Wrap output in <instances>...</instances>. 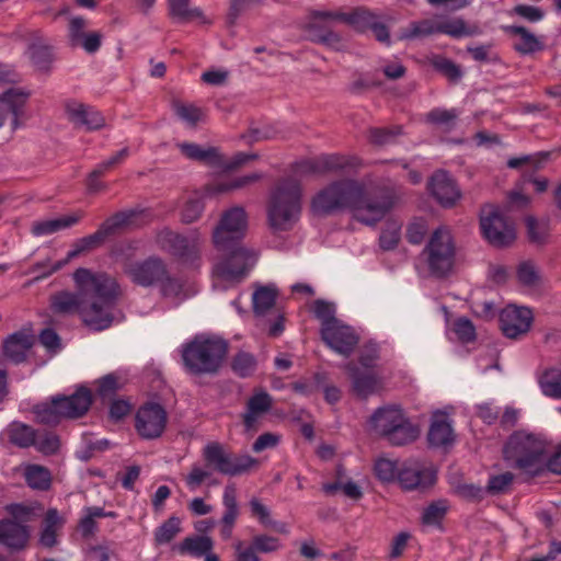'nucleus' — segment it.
<instances>
[{
	"label": "nucleus",
	"instance_id": "40",
	"mask_svg": "<svg viewBox=\"0 0 561 561\" xmlns=\"http://www.w3.org/2000/svg\"><path fill=\"white\" fill-rule=\"evenodd\" d=\"M78 221V216H66L62 218L41 220L33 224L32 232L37 237L48 236L64 228L70 227Z\"/></svg>",
	"mask_w": 561,
	"mask_h": 561
},
{
	"label": "nucleus",
	"instance_id": "47",
	"mask_svg": "<svg viewBox=\"0 0 561 561\" xmlns=\"http://www.w3.org/2000/svg\"><path fill=\"white\" fill-rule=\"evenodd\" d=\"M448 503L445 500H438L431 503L423 512V524L428 526H439L448 511Z\"/></svg>",
	"mask_w": 561,
	"mask_h": 561
},
{
	"label": "nucleus",
	"instance_id": "10",
	"mask_svg": "<svg viewBox=\"0 0 561 561\" xmlns=\"http://www.w3.org/2000/svg\"><path fill=\"white\" fill-rule=\"evenodd\" d=\"M430 272L443 277L448 275L454 267L456 244L451 230L440 226L431 234L423 251Z\"/></svg>",
	"mask_w": 561,
	"mask_h": 561
},
{
	"label": "nucleus",
	"instance_id": "48",
	"mask_svg": "<svg viewBox=\"0 0 561 561\" xmlns=\"http://www.w3.org/2000/svg\"><path fill=\"white\" fill-rule=\"evenodd\" d=\"M181 152L190 159L215 162L218 158V151L215 148L203 149L195 144H180Z\"/></svg>",
	"mask_w": 561,
	"mask_h": 561
},
{
	"label": "nucleus",
	"instance_id": "54",
	"mask_svg": "<svg viewBox=\"0 0 561 561\" xmlns=\"http://www.w3.org/2000/svg\"><path fill=\"white\" fill-rule=\"evenodd\" d=\"M438 33V22L422 20L411 23L410 27L401 35L402 38H415Z\"/></svg>",
	"mask_w": 561,
	"mask_h": 561
},
{
	"label": "nucleus",
	"instance_id": "45",
	"mask_svg": "<svg viewBox=\"0 0 561 561\" xmlns=\"http://www.w3.org/2000/svg\"><path fill=\"white\" fill-rule=\"evenodd\" d=\"M516 277L520 285L536 288L541 284V276L536 265L529 261L522 262L517 266Z\"/></svg>",
	"mask_w": 561,
	"mask_h": 561
},
{
	"label": "nucleus",
	"instance_id": "8",
	"mask_svg": "<svg viewBox=\"0 0 561 561\" xmlns=\"http://www.w3.org/2000/svg\"><path fill=\"white\" fill-rule=\"evenodd\" d=\"M370 427L393 445H404L419 436V430L397 407L378 409L370 417Z\"/></svg>",
	"mask_w": 561,
	"mask_h": 561
},
{
	"label": "nucleus",
	"instance_id": "20",
	"mask_svg": "<svg viewBox=\"0 0 561 561\" xmlns=\"http://www.w3.org/2000/svg\"><path fill=\"white\" fill-rule=\"evenodd\" d=\"M533 320V312L529 308L515 305L505 307L500 316L502 332L510 339H517L526 334Z\"/></svg>",
	"mask_w": 561,
	"mask_h": 561
},
{
	"label": "nucleus",
	"instance_id": "3",
	"mask_svg": "<svg viewBox=\"0 0 561 561\" xmlns=\"http://www.w3.org/2000/svg\"><path fill=\"white\" fill-rule=\"evenodd\" d=\"M148 217L149 214L145 210L130 209L121 211L103 222L95 233L77 240L64 260L54 263L50 261L38 263L34 265L33 272L41 271L38 278L49 276L61 270L71 260L99 247L115 230L128 226L144 225L147 222Z\"/></svg>",
	"mask_w": 561,
	"mask_h": 561
},
{
	"label": "nucleus",
	"instance_id": "14",
	"mask_svg": "<svg viewBox=\"0 0 561 561\" xmlns=\"http://www.w3.org/2000/svg\"><path fill=\"white\" fill-rule=\"evenodd\" d=\"M480 227L483 237L495 247H506L516 238L514 225L494 205H485L482 208Z\"/></svg>",
	"mask_w": 561,
	"mask_h": 561
},
{
	"label": "nucleus",
	"instance_id": "33",
	"mask_svg": "<svg viewBox=\"0 0 561 561\" xmlns=\"http://www.w3.org/2000/svg\"><path fill=\"white\" fill-rule=\"evenodd\" d=\"M346 369L352 377L353 390L357 396L367 397L381 388V380L375 374H359L352 365H347Z\"/></svg>",
	"mask_w": 561,
	"mask_h": 561
},
{
	"label": "nucleus",
	"instance_id": "58",
	"mask_svg": "<svg viewBox=\"0 0 561 561\" xmlns=\"http://www.w3.org/2000/svg\"><path fill=\"white\" fill-rule=\"evenodd\" d=\"M313 312L321 323V329L325 328L328 323L340 320L334 316L335 307L332 304L325 302L323 300H317L314 302Z\"/></svg>",
	"mask_w": 561,
	"mask_h": 561
},
{
	"label": "nucleus",
	"instance_id": "49",
	"mask_svg": "<svg viewBox=\"0 0 561 561\" xmlns=\"http://www.w3.org/2000/svg\"><path fill=\"white\" fill-rule=\"evenodd\" d=\"M438 33L454 38H460L471 34L466 22L460 18L445 19L438 22Z\"/></svg>",
	"mask_w": 561,
	"mask_h": 561
},
{
	"label": "nucleus",
	"instance_id": "34",
	"mask_svg": "<svg viewBox=\"0 0 561 561\" xmlns=\"http://www.w3.org/2000/svg\"><path fill=\"white\" fill-rule=\"evenodd\" d=\"M213 549V541L206 536H192L183 539L173 550L181 556L202 557Z\"/></svg>",
	"mask_w": 561,
	"mask_h": 561
},
{
	"label": "nucleus",
	"instance_id": "50",
	"mask_svg": "<svg viewBox=\"0 0 561 561\" xmlns=\"http://www.w3.org/2000/svg\"><path fill=\"white\" fill-rule=\"evenodd\" d=\"M125 383V378L118 373H112L98 381L96 392L102 398L112 397Z\"/></svg>",
	"mask_w": 561,
	"mask_h": 561
},
{
	"label": "nucleus",
	"instance_id": "37",
	"mask_svg": "<svg viewBox=\"0 0 561 561\" xmlns=\"http://www.w3.org/2000/svg\"><path fill=\"white\" fill-rule=\"evenodd\" d=\"M9 440L19 447H30L36 442V432L21 422L11 423L5 430Z\"/></svg>",
	"mask_w": 561,
	"mask_h": 561
},
{
	"label": "nucleus",
	"instance_id": "25",
	"mask_svg": "<svg viewBox=\"0 0 561 561\" xmlns=\"http://www.w3.org/2000/svg\"><path fill=\"white\" fill-rule=\"evenodd\" d=\"M512 39V46L519 55H533L546 48L545 37L538 36L529 28L519 25L503 26Z\"/></svg>",
	"mask_w": 561,
	"mask_h": 561
},
{
	"label": "nucleus",
	"instance_id": "35",
	"mask_svg": "<svg viewBox=\"0 0 561 561\" xmlns=\"http://www.w3.org/2000/svg\"><path fill=\"white\" fill-rule=\"evenodd\" d=\"M541 392L552 399L561 400V368H549L538 377Z\"/></svg>",
	"mask_w": 561,
	"mask_h": 561
},
{
	"label": "nucleus",
	"instance_id": "24",
	"mask_svg": "<svg viewBox=\"0 0 561 561\" xmlns=\"http://www.w3.org/2000/svg\"><path fill=\"white\" fill-rule=\"evenodd\" d=\"M99 31H87V21L76 16L69 21L68 41L71 47L82 48L88 54L96 53L102 44Z\"/></svg>",
	"mask_w": 561,
	"mask_h": 561
},
{
	"label": "nucleus",
	"instance_id": "56",
	"mask_svg": "<svg viewBox=\"0 0 561 561\" xmlns=\"http://www.w3.org/2000/svg\"><path fill=\"white\" fill-rule=\"evenodd\" d=\"M508 14L519 16L530 23L540 22L545 18L542 9L528 4H516L508 11Z\"/></svg>",
	"mask_w": 561,
	"mask_h": 561
},
{
	"label": "nucleus",
	"instance_id": "26",
	"mask_svg": "<svg viewBox=\"0 0 561 561\" xmlns=\"http://www.w3.org/2000/svg\"><path fill=\"white\" fill-rule=\"evenodd\" d=\"M432 195L444 207L454 206L461 197V192L451 176L445 171H437L428 183Z\"/></svg>",
	"mask_w": 561,
	"mask_h": 561
},
{
	"label": "nucleus",
	"instance_id": "12",
	"mask_svg": "<svg viewBox=\"0 0 561 561\" xmlns=\"http://www.w3.org/2000/svg\"><path fill=\"white\" fill-rule=\"evenodd\" d=\"M248 230V214L241 206H233L222 213L213 232V243L217 251L236 245Z\"/></svg>",
	"mask_w": 561,
	"mask_h": 561
},
{
	"label": "nucleus",
	"instance_id": "52",
	"mask_svg": "<svg viewBox=\"0 0 561 561\" xmlns=\"http://www.w3.org/2000/svg\"><path fill=\"white\" fill-rule=\"evenodd\" d=\"M323 490L328 494H334L337 491H342L346 497L352 500H359L363 496L360 485L351 480L324 484Z\"/></svg>",
	"mask_w": 561,
	"mask_h": 561
},
{
	"label": "nucleus",
	"instance_id": "64",
	"mask_svg": "<svg viewBox=\"0 0 561 561\" xmlns=\"http://www.w3.org/2000/svg\"><path fill=\"white\" fill-rule=\"evenodd\" d=\"M209 476V470L199 465H194L190 473L185 477L186 485L191 491H195Z\"/></svg>",
	"mask_w": 561,
	"mask_h": 561
},
{
	"label": "nucleus",
	"instance_id": "41",
	"mask_svg": "<svg viewBox=\"0 0 561 561\" xmlns=\"http://www.w3.org/2000/svg\"><path fill=\"white\" fill-rule=\"evenodd\" d=\"M182 531V519L178 516H170L154 530V541L157 545H167L171 542Z\"/></svg>",
	"mask_w": 561,
	"mask_h": 561
},
{
	"label": "nucleus",
	"instance_id": "32",
	"mask_svg": "<svg viewBox=\"0 0 561 561\" xmlns=\"http://www.w3.org/2000/svg\"><path fill=\"white\" fill-rule=\"evenodd\" d=\"M454 440V432L448 416L436 412L428 431V442L433 446H446Z\"/></svg>",
	"mask_w": 561,
	"mask_h": 561
},
{
	"label": "nucleus",
	"instance_id": "30",
	"mask_svg": "<svg viewBox=\"0 0 561 561\" xmlns=\"http://www.w3.org/2000/svg\"><path fill=\"white\" fill-rule=\"evenodd\" d=\"M272 408V398L265 391L255 392L247 403V411L243 414L245 430L255 427L259 419Z\"/></svg>",
	"mask_w": 561,
	"mask_h": 561
},
{
	"label": "nucleus",
	"instance_id": "60",
	"mask_svg": "<svg viewBox=\"0 0 561 561\" xmlns=\"http://www.w3.org/2000/svg\"><path fill=\"white\" fill-rule=\"evenodd\" d=\"M34 446L42 454L51 455L59 450L60 440L55 434H36Z\"/></svg>",
	"mask_w": 561,
	"mask_h": 561
},
{
	"label": "nucleus",
	"instance_id": "21",
	"mask_svg": "<svg viewBox=\"0 0 561 561\" xmlns=\"http://www.w3.org/2000/svg\"><path fill=\"white\" fill-rule=\"evenodd\" d=\"M356 159L340 154H323L313 160L302 161L295 167V175L322 174L354 168Z\"/></svg>",
	"mask_w": 561,
	"mask_h": 561
},
{
	"label": "nucleus",
	"instance_id": "1",
	"mask_svg": "<svg viewBox=\"0 0 561 561\" xmlns=\"http://www.w3.org/2000/svg\"><path fill=\"white\" fill-rule=\"evenodd\" d=\"M393 204L392 196L373 193L364 182L344 179L320 190L311 201V209L317 215L347 209L357 221L374 225Z\"/></svg>",
	"mask_w": 561,
	"mask_h": 561
},
{
	"label": "nucleus",
	"instance_id": "22",
	"mask_svg": "<svg viewBox=\"0 0 561 561\" xmlns=\"http://www.w3.org/2000/svg\"><path fill=\"white\" fill-rule=\"evenodd\" d=\"M375 19L376 15L374 13L363 8H357L350 12H317L312 18L310 26L314 27L320 23L342 21L358 32H365L374 24Z\"/></svg>",
	"mask_w": 561,
	"mask_h": 561
},
{
	"label": "nucleus",
	"instance_id": "13",
	"mask_svg": "<svg viewBox=\"0 0 561 561\" xmlns=\"http://www.w3.org/2000/svg\"><path fill=\"white\" fill-rule=\"evenodd\" d=\"M205 461L216 471L227 476H240L256 466L257 461L249 455H232L219 443H209L203 449Z\"/></svg>",
	"mask_w": 561,
	"mask_h": 561
},
{
	"label": "nucleus",
	"instance_id": "23",
	"mask_svg": "<svg viewBox=\"0 0 561 561\" xmlns=\"http://www.w3.org/2000/svg\"><path fill=\"white\" fill-rule=\"evenodd\" d=\"M436 481V471L417 461H404L398 477V483L404 490L423 489L433 485Z\"/></svg>",
	"mask_w": 561,
	"mask_h": 561
},
{
	"label": "nucleus",
	"instance_id": "63",
	"mask_svg": "<svg viewBox=\"0 0 561 561\" xmlns=\"http://www.w3.org/2000/svg\"><path fill=\"white\" fill-rule=\"evenodd\" d=\"M526 226L528 230L529 238L535 242H542L549 232V228L547 222L538 221L533 217H528L526 219Z\"/></svg>",
	"mask_w": 561,
	"mask_h": 561
},
{
	"label": "nucleus",
	"instance_id": "36",
	"mask_svg": "<svg viewBox=\"0 0 561 561\" xmlns=\"http://www.w3.org/2000/svg\"><path fill=\"white\" fill-rule=\"evenodd\" d=\"M277 290L274 286L257 287L252 295L253 311L256 316H265L275 305Z\"/></svg>",
	"mask_w": 561,
	"mask_h": 561
},
{
	"label": "nucleus",
	"instance_id": "62",
	"mask_svg": "<svg viewBox=\"0 0 561 561\" xmlns=\"http://www.w3.org/2000/svg\"><path fill=\"white\" fill-rule=\"evenodd\" d=\"M233 370L241 377L249 376L255 368V360L248 353L238 354L232 363Z\"/></svg>",
	"mask_w": 561,
	"mask_h": 561
},
{
	"label": "nucleus",
	"instance_id": "29",
	"mask_svg": "<svg viewBox=\"0 0 561 561\" xmlns=\"http://www.w3.org/2000/svg\"><path fill=\"white\" fill-rule=\"evenodd\" d=\"M169 14L176 23H197L202 25L211 23V19L201 8L191 5L190 0L169 4Z\"/></svg>",
	"mask_w": 561,
	"mask_h": 561
},
{
	"label": "nucleus",
	"instance_id": "61",
	"mask_svg": "<svg viewBox=\"0 0 561 561\" xmlns=\"http://www.w3.org/2000/svg\"><path fill=\"white\" fill-rule=\"evenodd\" d=\"M67 118L77 127H80L88 108L87 105L75 100H68L64 104Z\"/></svg>",
	"mask_w": 561,
	"mask_h": 561
},
{
	"label": "nucleus",
	"instance_id": "51",
	"mask_svg": "<svg viewBox=\"0 0 561 561\" xmlns=\"http://www.w3.org/2000/svg\"><path fill=\"white\" fill-rule=\"evenodd\" d=\"M158 285L165 297L182 300L191 295L184 289V284L180 279L171 277L168 272L165 278L160 280Z\"/></svg>",
	"mask_w": 561,
	"mask_h": 561
},
{
	"label": "nucleus",
	"instance_id": "15",
	"mask_svg": "<svg viewBox=\"0 0 561 561\" xmlns=\"http://www.w3.org/2000/svg\"><path fill=\"white\" fill-rule=\"evenodd\" d=\"M320 334L330 350L345 357L353 353L359 341L355 330L342 320L328 323L320 329Z\"/></svg>",
	"mask_w": 561,
	"mask_h": 561
},
{
	"label": "nucleus",
	"instance_id": "57",
	"mask_svg": "<svg viewBox=\"0 0 561 561\" xmlns=\"http://www.w3.org/2000/svg\"><path fill=\"white\" fill-rule=\"evenodd\" d=\"M401 236V226L398 222H389L380 234V247L391 250L397 247Z\"/></svg>",
	"mask_w": 561,
	"mask_h": 561
},
{
	"label": "nucleus",
	"instance_id": "16",
	"mask_svg": "<svg viewBox=\"0 0 561 561\" xmlns=\"http://www.w3.org/2000/svg\"><path fill=\"white\" fill-rule=\"evenodd\" d=\"M157 244L172 255L188 261L196 259L199 252V237L194 233L191 237H184L163 228L156 236Z\"/></svg>",
	"mask_w": 561,
	"mask_h": 561
},
{
	"label": "nucleus",
	"instance_id": "2",
	"mask_svg": "<svg viewBox=\"0 0 561 561\" xmlns=\"http://www.w3.org/2000/svg\"><path fill=\"white\" fill-rule=\"evenodd\" d=\"M75 289L87 307L83 322L94 329L104 330L112 324V310L122 295L117 280L103 271L79 267L71 275Z\"/></svg>",
	"mask_w": 561,
	"mask_h": 561
},
{
	"label": "nucleus",
	"instance_id": "9",
	"mask_svg": "<svg viewBox=\"0 0 561 561\" xmlns=\"http://www.w3.org/2000/svg\"><path fill=\"white\" fill-rule=\"evenodd\" d=\"M224 257L215 263L213 270L214 286H224L225 283L240 282L254 266L256 253L236 242V245L225 251H219Z\"/></svg>",
	"mask_w": 561,
	"mask_h": 561
},
{
	"label": "nucleus",
	"instance_id": "5",
	"mask_svg": "<svg viewBox=\"0 0 561 561\" xmlns=\"http://www.w3.org/2000/svg\"><path fill=\"white\" fill-rule=\"evenodd\" d=\"M227 353V343L217 336L199 335L182 351L186 369L192 374H213L221 366Z\"/></svg>",
	"mask_w": 561,
	"mask_h": 561
},
{
	"label": "nucleus",
	"instance_id": "6",
	"mask_svg": "<svg viewBox=\"0 0 561 561\" xmlns=\"http://www.w3.org/2000/svg\"><path fill=\"white\" fill-rule=\"evenodd\" d=\"M548 443L542 437L524 431L514 433L504 448V456L516 468L531 472L543 463Z\"/></svg>",
	"mask_w": 561,
	"mask_h": 561
},
{
	"label": "nucleus",
	"instance_id": "55",
	"mask_svg": "<svg viewBox=\"0 0 561 561\" xmlns=\"http://www.w3.org/2000/svg\"><path fill=\"white\" fill-rule=\"evenodd\" d=\"M458 116L456 110L435 108L427 114V121L434 125L449 129Z\"/></svg>",
	"mask_w": 561,
	"mask_h": 561
},
{
	"label": "nucleus",
	"instance_id": "39",
	"mask_svg": "<svg viewBox=\"0 0 561 561\" xmlns=\"http://www.w3.org/2000/svg\"><path fill=\"white\" fill-rule=\"evenodd\" d=\"M222 505L225 513L221 517V523L225 525H234L239 516L238 490L234 483H229L225 486L222 492Z\"/></svg>",
	"mask_w": 561,
	"mask_h": 561
},
{
	"label": "nucleus",
	"instance_id": "53",
	"mask_svg": "<svg viewBox=\"0 0 561 561\" xmlns=\"http://www.w3.org/2000/svg\"><path fill=\"white\" fill-rule=\"evenodd\" d=\"M401 463L390 459H379L375 465L376 474L382 481H398Z\"/></svg>",
	"mask_w": 561,
	"mask_h": 561
},
{
	"label": "nucleus",
	"instance_id": "18",
	"mask_svg": "<svg viewBox=\"0 0 561 561\" xmlns=\"http://www.w3.org/2000/svg\"><path fill=\"white\" fill-rule=\"evenodd\" d=\"M125 274L136 285L150 287L158 285L167 275V265L163 260L150 256L144 261L130 263L125 267Z\"/></svg>",
	"mask_w": 561,
	"mask_h": 561
},
{
	"label": "nucleus",
	"instance_id": "28",
	"mask_svg": "<svg viewBox=\"0 0 561 561\" xmlns=\"http://www.w3.org/2000/svg\"><path fill=\"white\" fill-rule=\"evenodd\" d=\"M87 305L83 302L81 296L68 289L60 290L50 297V308L56 313L61 314H79L83 321V309Z\"/></svg>",
	"mask_w": 561,
	"mask_h": 561
},
{
	"label": "nucleus",
	"instance_id": "4",
	"mask_svg": "<svg viewBox=\"0 0 561 561\" xmlns=\"http://www.w3.org/2000/svg\"><path fill=\"white\" fill-rule=\"evenodd\" d=\"M300 213V185L296 178L279 182L267 204V220L272 230L285 231L293 227Z\"/></svg>",
	"mask_w": 561,
	"mask_h": 561
},
{
	"label": "nucleus",
	"instance_id": "19",
	"mask_svg": "<svg viewBox=\"0 0 561 561\" xmlns=\"http://www.w3.org/2000/svg\"><path fill=\"white\" fill-rule=\"evenodd\" d=\"M31 96V91L22 88L7 90L0 95V127L9 119V135L19 127V118Z\"/></svg>",
	"mask_w": 561,
	"mask_h": 561
},
{
	"label": "nucleus",
	"instance_id": "17",
	"mask_svg": "<svg viewBox=\"0 0 561 561\" xmlns=\"http://www.w3.org/2000/svg\"><path fill=\"white\" fill-rule=\"evenodd\" d=\"M167 421L168 415L164 408L159 403L149 402L138 409L135 427L141 437L153 439L162 435Z\"/></svg>",
	"mask_w": 561,
	"mask_h": 561
},
{
	"label": "nucleus",
	"instance_id": "59",
	"mask_svg": "<svg viewBox=\"0 0 561 561\" xmlns=\"http://www.w3.org/2000/svg\"><path fill=\"white\" fill-rule=\"evenodd\" d=\"M548 158V153L541 152L534 156H522L517 158H511L507 161V167L511 169L520 168L527 165L529 169H538Z\"/></svg>",
	"mask_w": 561,
	"mask_h": 561
},
{
	"label": "nucleus",
	"instance_id": "38",
	"mask_svg": "<svg viewBox=\"0 0 561 561\" xmlns=\"http://www.w3.org/2000/svg\"><path fill=\"white\" fill-rule=\"evenodd\" d=\"M172 110L175 116L186 126L193 127L197 123L204 121L205 112L193 103L174 101Z\"/></svg>",
	"mask_w": 561,
	"mask_h": 561
},
{
	"label": "nucleus",
	"instance_id": "44",
	"mask_svg": "<svg viewBox=\"0 0 561 561\" xmlns=\"http://www.w3.org/2000/svg\"><path fill=\"white\" fill-rule=\"evenodd\" d=\"M262 178L261 173L254 172L248 175L240 176L230 182H222L214 186H209L206 190L207 195H214L219 193L229 192L232 190L244 187L251 183L259 181Z\"/></svg>",
	"mask_w": 561,
	"mask_h": 561
},
{
	"label": "nucleus",
	"instance_id": "11",
	"mask_svg": "<svg viewBox=\"0 0 561 561\" xmlns=\"http://www.w3.org/2000/svg\"><path fill=\"white\" fill-rule=\"evenodd\" d=\"M12 519L0 520V542L9 549H24L30 539V529L22 523L30 522L35 515L34 507L22 504L8 506Z\"/></svg>",
	"mask_w": 561,
	"mask_h": 561
},
{
	"label": "nucleus",
	"instance_id": "43",
	"mask_svg": "<svg viewBox=\"0 0 561 561\" xmlns=\"http://www.w3.org/2000/svg\"><path fill=\"white\" fill-rule=\"evenodd\" d=\"M204 197L205 194L192 193L190 194L183 205L181 215L184 222H193L197 220L204 210Z\"/></svg>",
	"mask_w": 561,
	"mask_h": 561
},
{
	"label": "nucleus",
	"instance_id": "7",
	"mask_svg": "<svg viewBox=\"0 0 561 561\" xmlns=\"http://www.w3.org/2000/svg\"><path fill=\"white\" fill-rule=\"evenodd\" d=\"M92 403V393L88 388L80 387L70 396H57L49 402L34 407V414L43 424H57L65 419H77L87 413Z\"/></svg>",
	"mask_w": 561,
	"mask_h": 561
},
{
	"label": "nucleus",
	"instance_id": "31",
	"mask_svg": "<svg viewBox=\"0 0 561 561\" xmlns=\"http://www.w3.org/2000/svg\"><path fill=\"white\" fill-rule=\"evenodd\" d=\"M65 523V517L61 516L56 508L48 510L43 520L39 534V543L46 548L56 546L58 542V534L62 529Z\"/></svg>",
	"mask_w": 561,
	"mask_h": 561
},
{
	"label": "nucleus",
	"instance_id": "27",
	"mask_svg": "<svg viewBox=\"0 0 561 561\" xmlns=\"http://www.w3.org/2000/svg\"><path fill=\"white\" fill-rule=\"evenodd\" d=\"M34 341V334L30 330L23 329L12 333L3 341V356L14 364L22 363L26 359Z\"/></svg>",
	"mask_w": 561,
	"mask_h": 561
},
{
	"label": "nucleus",
	"instance_id": "46",
	"mask_svg": "<svg viewBox=\"0 0 561 561\" xmlns=\"http://www.w3.org/2000/svg\"><path fill=\"white\" fill-rule=\"evenodd\" d=\"M113 516L112 513H106L101 507H87L81 517L78 528L84 537L91 536L96 528V518Z\"/></svg>",
	"mask_w": 561,
	"mask_h": 561
},
{
	"label": "nucleus",
	"instance_id": "42",
	"mask_svg": "<svg viewBox=\"0 0 561 561\" xmlns=\"http://www.w3.org/2000/svg\"><path fill=\"white\" fill-rule=\"evenodd\" d=\"M24 478L32 489L46 490L49 488L51 478L49 471L38 465H28L24 468Z\"/></svg>",
	"mask_w": 561,
	"mask_h": 561
}]
</instances>
